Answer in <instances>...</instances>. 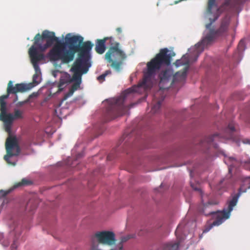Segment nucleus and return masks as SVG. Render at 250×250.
Listing matches in <instances>:
<instances>
[{
	"label": "nucleus",
	"instance_id": "f257e3e1",
	"mask_svg": "<svg viewBox=\"0 0 250 250\" xmlns=\"http://www.w3.org/2000/svg\"><path fill=\"white\" fill-rule=\"evenodd\" d=\"M175 55L173 51H169L167 48L160 49L155 57L147 63V70L144 74L143 82L137 86H134L125 90L123 96L109 101V105L106 108V114L110 120L125 114L127 110V107L124 105L125 97L129 94L138 92L141 87L150 88L152 86L151 79L154 77L156 72L162 66L169 65L172 57Z\"/></svg>",
	"mask_w": 250,
	"mask_h": 250
},
{
	"label": "nucleus",
	"instance_id": "a211bd4d",
	"mask_svg": "<svg viewBox=\"0 0 250 250\" xmlns=\"http://www.w3.org/2000/svg\"><path fill=\"white\" fill-rule=\"evenodd\" d=\"M7 95H2L0 97V120L6 117L8 114H6V103L5 100L7 99Z\"/></svg>",
	"mask_w": 250,
	"mask_h": 250
},
{
	"label": "nucleus",
	"instance_id": "7c9ffc66",
	"mask_svg": "<svg viewBox=\"0 0 250 250\" xmlns=\"http://www.w3.org/2000/svg\"><path fill=\"white\" fill-rule=\"evenodd\" d=\"M14 120L15 119L21 118L22 113L19 110H15L13 115Z\"/></svg>",
	"mask_w": 250,
	"mask_h": 250
},
{
	"label": "nucleus",
	"instance_id": "5701e85b",
	"mask_svg": "<svg viewBox=\"0 0 250 250\" xmlns=\"http://www.w3.org/2000/svg\"><path fill=\"white\" fill-rule=\"evenodd\" d=\"M163 101V98L160 100L157 101L156 102V103L154 104L151 109L152 112H153V113H155L158 111L159 109L161 107Z\"/></svg>",
	"mask_w": 250,
	"mask_h": 250
},
{
	"label": "nucleus",
	"instance_id": "e433bc0d",
	"mask_svg": "<svg viewBox=\"0 0 250 250\" xmlns=\"http://www.w3.org/2000/svg\"><path fill=\"white\" fill-rule=\"evenodd\" d=\"M11 247H12V248H14L15 247V242H14L13 244H12Z\"/></svg>",
	"mask_w": 250,
	"mask_h": 250
},
{
	"label": "nucleus",
	"instance_id": "0eeeda50",
	"mask_svg": "<svg viewBox=\"0 0 250 250\" xmlns=\"http://www.w3.org/2000/svg\"><path fill=\"white\" fill-rule=\"evenodd\" d=\"M55 41H58V38L55 36V33L48 30H44L41 35L37 34L34 37V42L31 46H34L36 50L45 51L51 46Z\"/></svg>",
	"mask_w": 250,
	"mask_h": 250
},
{
	"label": "nucleus",
	"instance_id": "cd10ccee",
	"mask_svg": "<svg viewBox=\"0 0 250 250\" xmlns=\"http://www.w3.org/2000/svg\"><path fill=\"white\" fill-rule=\"evenodd\" d=\"M215 4V0H208L207 5V11L210 13L212 8Z\"/></svg>",
	"mask_w": 250,
	"mask_h": 250
},
{
	"label": "nucleus",
	"instance_id": "412c9836",
	"mask_svg": "<svg viewBox=\"0 0 250 250\" xmlns=\"http://www.w3.org/2000/svg\"><path fill=\"white\" fill-rule=\"evenodd\" d=\"M41 81L40 80L39 75L37 73H36L33 76V81L32 83L26 84L27 87L32 86V88L40 83Z\"/></svg>",
	"mask_w": 250,
	"mask_h": 250
},
{
	"label": "nucleus",
	"instance_id": "c85d7f7f",
	"mask_svg": "<svg viewBox=\"0 0 250 250\" xmlns=\"http://www.w3.org/2000/svg\"><path fill=\"white\" fill-rule=\"evenodd\" d=\"M111 72L110 70H107L105 71V72L97 78V80L100 81V82H102L104 80L105 77L109 74H111Z\"/></svg>",
	"mask_w": 250,
	"mask_h": 250
},
{
	"label": "nucleus",
	"instance_id": "423d86ee",
	"mask_svg": "<svg viewBox=\"0 0 250 250\" xmlns=\"http://www.w3.org/2000/svg\"><path fill=\"white\" fill-rule=\"evenodd\" d=\"M108 50L105 54V60L110 63V66L117 71H120L124 61L126 58L125 53L120 48V43L114 41L110 37Z\"/></svg>",
	"mask_w": 250,
	"mask_h": 250
},
{
	"label": "nucleus",
	"instance_id": "aec40b11",
	"mask_svg": "<svg viewBox=\"0 0 250 250\" xmlns=\"http://www.w3.org/2000/svg\"><path fill=\"white\" fill-rule=\"evenodd\" d=\"M179 243L177 242H170L165 244L163 250H178Z\"/></svg>",
	"mask_w": 250,
	"mask_h": 250
},
{
	"label": "nucleus",
	"instance_id": "f3484780",
	"mask_svg": "<svg viewBox=\"0 0 250 250\" xmlns=\"http://www.w3.org/2000/svg\"><path fill=\"white\" fill-rule=\"evenodd\" d=\"M107 40H110V38H104L102 40L98 39L96 42L95 50L99 54H103L106 49L105 42Z\"/></svg>",
	"mask_w": 250,
	"mask_h": 250
},
{
	"label": "nucleus",
	"instance_id": "58836bf2",
	"mask_svg": "<svg viewBox=\"0 0 250 250\" xmlns=\"http://www.w3.org/2000/svg\"><path fill=\"white\" fill-rule=\"evenodd\" d=\"M81 157V156H80V154H79V155H78V157Z\"/></svg>",
	"mask_w": 250,
	"mask_h": 250
},
{
	"label": "nucleus",
	"instance_id": "4c0bfd02",
	"mask_svg": "<svg viewBox=\"0 0 250 250\" xmlns=\"http://www.w3.org/2000/svg\"><path fill=\"white\" fill-rule=\"evenodd\" d=\"M157 94L156 93V94H155V95H154V97H155V98H156V95H157Z\"/></svg>",
	"mask_w": 250,
	"mask_h": 250
},
{
	"label": "nucleus",
	"instance_id": "ddd939ff",
	"mask_svg": "<svg viewBox=\"0 0 250 250\" xmlns=\"http://www.w3.org/2000/svg\"><path fill=\"white\" fill-rule=\"evenodd\" d=\"M68 82H74V83L71 86L68 92L64 95L63 98V101L66 100L68 97L71 96L74 92L80 87L82 82V77L80 76L75 77V75H73L72 78L69 81H64L63 79L61 78L58 85L59 91H61L63 85Z\"/></svg>",
	"mask_w": 250,
	"mask_h": 250
},
{
	"label": "nucleus",
	"instance_id": "4be33fe9",
	"mask_svg": "<svg viewBox=\"0 0 250 250\" xmlns=\"http://www.w3.org/2000/svg\"><path fill=\"white\" fill-rule=\"evenodd\" d=\"M37 203L32 199H30L27 203L25 208L26 210L32 211L37 208Z\"/></svg>",
	"mask_w": 250,
	"mask_h": 250
},
{
	"label": "nucleus",
	"instance_id": "9d476101",
	"mask_svg": "<svg viewBox=\"0 0 250 250\" xmlns=\"http://www.w3.org/2000/svg\"><path fill=\"white\" fill-rule=\"evenodd\" d=\"M216 37H218L215 32V30L210 28L209 32L204 38L202 42L195 45V50L193 53L194 58L193 59L191 56L189 57L191 62H196L200 53L203 51L204 46L210 43Z\"/></svg>",
	"mask_w": 250,
	"mask_h": 250
},
{
	"label": "nucleus",
	"instance_id": "f03ea898",
	"mask_svg": "<svg viewBox=\"0 0 250 250\" xmlns=\"http://www.w3.org/2000/svg\"><path fill=\"white\" fill-rule=\"evenodd\" d=\"M83 38L80 36H71L67 34L65 38V42L59 41H55L57 43L48 53V57L50 61H61L63 63H68L72 61L76 53V46L78 44H81Z\"/></svg>",
	"mask_w": 250,
	"mask_h": 250
},
{
	"label": "nucleus",
	"instance_id": "72a5a7b5",
	"mask_svg": "<svg viewBox=\"0 0 250 250\" xmlns=\"http://www.w3.org/2000/svg\"><path fill=\"white\" fill-rule=\"evenodd\" d=\"M191 187L195 190L199 191L200 190L199 187H198L197 186H194L192 184H191Z\"/></svg>",
	"mask_w": 250,
	"mask_h": 250
},
{
	"label": "nucleus",
	"instance_id": "bb28decb",
	"mask_svg": "<svg viewBox=\"0 0 250 250\" xmlns=\"http://www.w3.org/2000/svg\"><path fill=\"white\" fill-rule=\"evenodd\" d=\"M227 130L230 132V135L227 138L228 139H233V137L232 136V133L235 131V127L233 124L230 123L228 125Z\"/></svg>",
	"mask_w": 250,
	"mask_h": 250
},
{
	"label": "nucleus",
	"instance_id": "2eb2a0df",
	"mask_svg": "<svg viewBox=\"0 0 250 250\" xmlns=\"http://www.w3.org/2000/svg\"><path fill=\"white\" fill-rule=\"evenodd\" d=\"M28 53L31 63H32L36 73H37L38 71L40 70L38 62L44 59V56L42 53H39L36 51L34 46H31L29 48Z\"/></svg>",
	"mask_w": 250,
	"mask_h": 250
},
{
	"label": "nucleus",
	"instance_id": "7ed1b4c3",
	"mask_svg": "<svg viewBox=\"0 0 250 250\" xmlns=\"http://www.w3.org/2000/svg\"><path fill=\"white\" fill-rule=\"evenodd\" d=\"M190 62H191V61L189 58L186 61H184L183 58H182V60H176L174 63L176 67L181 65H185V67L182 71H179L176 73H174L173 69L171 68H167L162 70L158 74L160 89H167L177 82H181L185 81Z\"/></svg>",
	"mask_w": 250,
	"mask_h": 250
},
{
	"label": "nucleus",
	"instance_id": "20e7f679",
	"mask_svg": "<svg viewBox=\"0 0 250 250\" xmlns=\"http://www.w3.org/2000/svg\"><path fill=\"white\" fill-rule=\"evenodd\" d=\"M93 44L90 41L78 44L76 46V53L78 52V58L74 62L71 71L73 72L75 77L86 73L91 66L90 62V51Z\"/></svg>",
	"mask_w": 250,
	"mask_h": 250
},
{
	"label": "nucleus",
	"instance_id": "f704fd0d",
	"mask_svg": "<svg viewBox=\"0 0 250 250\" xmlns=\"http://www.w3.org/2000/svg\"><path fill=\"white\" fill-rule=\"evenodd\" d=\"M38 96V94L37 93H33L32 94H31L30 96H29V98H31L32 97H37Z\"/></svg>",
	"mask_w": 250,
	"mask_h": 250
},
{
	"label": "nucleus",
	"instance_id": "c756f323",
	"mask_svg": "<svg viewBox=\"0 0 250 250\" xmlns=\"http://www.w3.org/2000/svg\"><path fill=\"white\" fill-rule=\"evenodd\" d=\"M245 42L242 40L238 43L237 49L239 52L243 51L245 49Z\"/></svg>",
	"mask_w": 250,
	"mask_h": 250
},
{
	"label": "nucleus",
	"instance_id": "1a4fd4ad",
	"mask_svg": "<svg viewBox=\"0 0 250 250\" xmlns=\"http://www.w3.org/2000/svg\"><path fill=\"white\" fill-rule=\"evenodd\" d=\"M217 204V203L216 202H211L209 201L207 204H203L202 206L198 208L199 211L203 213L204 215L208 216L209 215L214 214V216L216 217L215 220L204 229L203 231V233L208 232L213 227L221 225L224 221L216 212L210 210L206 211V210L209 208V206L210 205H216Z\"/></svg>",
	"mask_w": 250,
	"mask_h": 250
},
{
	"label": "nucleus",
	"instance_id": "39448f33",
	"mask_svg": "<svg viewBox=\"0 0 250 250\" xmlns=\"http://www.w3.org/2000/svg\"><path fill=\"white\" fill-rule=\"evenodd\" d=\"M0 121L4 122L5 130L9 134V136L7 138L5 141L6 154L4 155L3 158L8 164L15 166L16 163L11 162L10 158L13 156H18L21 152V148L17 137L11 135V126L14 121L13 115L11 113H9L6 116V117L2 118V120H0Z\"/></svg>",
	"mask_w": 250,
	"mask_h": 250
},
{
	"label": "nucleus",
	"instance_id": "dca6fc26",
	"mask_svg": "<svg viewBox=\"0 0 250 250\" xmlns=\"http://www.w3.org/2000/svg\"><path fill=\"white\" fill-rule=\"evenodd\" d=\"M216 138H220L218 134H214L213 135L205 138L204 140H201L199 145L202 147L208 148L212 146L215 148H217V146L213 143Z\"/></svg>",
	"mask_w": 250,
	"mask_h": 250
},
{
	"label": "nucleus",
	"instance_id": "4468645a",
	"mask_svg": "<svg viewBox=\"0 0 250 250\" xmlns=\"http://www.w3.org/2000/svg\"><path fill=\"white\" fill-rule=\"evenodd\" d=\"M26 84L23 83L16 84L15 86L13 85V82L10 81L7 84V98L9 97L10 94H16L18 92H24L32 89V86L27 87Z\"/></svg>",
	"mask_w": 250,
	"mask_h": 250
},
{
	"label": "nucleus",
	"instance_id": "6e6552de",
	"mask_svg": "<svg viewBox=\"0 0 250 250\" xmlns=\"http://www.w3.org/2000/svg\"><path fill=\"white\" fill-rule=\"evenodd\" d=\"M115 234L111 231H99L95 234L91 238L92 250H102L99 248V244L111 246L115 243Z\"/></svg>",
	"mask_w": 250,
	"mask_h": 250
},
{
	"label": "nucleus",
	"instance_id": "a878e982",
	"mask_svg": "<svg viewBox=\"0 0 250 250\" xmlns=\"http://www.w3.org/2000/svg\"><path fill=\"white\" fill-rule=\"evenodd\" d=\"M186 221L181 222L177 227L176 230H175V234L177 235L178 233H180L183 231V230L185 229L186 226Z\"/></svg>",
	"mask_w": 250,
	"mask_h": 250
},
{
	"label": "nucleus",
	"instance_id": "f8f14e48",
	"mask_svg": "<svg viewBox=\"0 0 250 250\" xmlns=\"http://www.w3.org/2000/svg\"><path fill=\"white\" fill-rule=\"evenodd\" d=\"M243 187H241L237 193L232 196V199L228 202V206L227 209H224L222 211L216 212L224 220L228 219L230 216V212L232 210L233 208L237 203L239 197L243 192L246 191V189L242 190Z\"/></svg>",
	"mask_w": 250,
	"mask_h": 250
},
{
	"label": "nucleus",
	"instance_id": "c9c22d12",
	"mask_svg": "<svg viewBox=\"0 0 250 250\" xmlns=\"http://www.w3.org/2000/svg\"><path fill=\"white\" fill-rule=\"evenodd\" d=\"M122 28L121 27H118L116 28V31L119 34L122 32Z\"/></svg>",
	"mask_w": 250,
	"mask_h": 250
},
{
	"label": "nucleus",
	"instance_id": "473e14b6",
	"mask_svg": "<svg viewBox=\"0 0 250 250\" xmlns=\"http://www.w3.org/2000/svg\"><path fill=\"white\" fill-rule=\"evenodd\" d=\"M218 17H216L213 20H211L210 19V23L209 24H207L206 25V27L207 28H209L210 27V26H211L212 23L214 22L217 19Z\"/></svg>",
	"mask_w": 250,
	"mask_h": 250
},
{
	"label": "nucleus",
	"instance_id": "9b49d317",
	"mask_svg": "<svg viewBox=\"0 0 250 250\" xmlns=\"http://www.w3.org/2000/svg\"><path fill=\"white\" fill-rule=\"evenodd\" d=\"M224 162L228 166L229 171L230 172L233 167L243 165L247 169L250 170V160L245 163H240L238 160L233 157L225 156ZM243 185L247 186V188H250V176L246 177L243 181Z\"/></svg>",
	"mask_w": 250,
	"mask_h": 250
},
{
	"label": "nucleus",
	"instance_id": "6ab92c4d",
	"mask_svg": "<svg viewBox=\"0 0 250 250\" xmlns=\"http://www.w3.org/2000/svg\"><path fill=\"white\" fill-rule=\"evenodd\" d=\"M229 24V23L227 20L225 19L222 21L219 28L217 30H215V32L217 37L226 35L228 30Z\"/></svg>",
	"mask_w": 250,
	"mask_h": 250
},
{
	"label": "nucleus",
	"instance_id": "393cba45",
	"mask_svg": "<svg viewBox=\"0 0 250 250\" xmlns=\"http://www.w3.org/2000/svg\"><path fill=\"white\" fill-rule=\"evenodd\" d=\"M31 184V182L26 179H22L21 182H19L18 183H16L14 185L15 188H18L24 185H28Z\"/></svg>",
	"mask_w": 250,
	"mask_h": 250
},
{
	"label": "nucleus",
	"instance_id": "2f4dec72",
	"mask_svg": "<svg viewBox=\"0 0 250 250\" xmlns=\"http://www.w3.org/2000/svg\"><path fill=\"white\" fill-rule=\"evenodd\" d=\"M9 192V191H4L3 190H0V196L4 197Z\"/></svg>",
	"mask_w": 250,
	"mask_h": 250
},
{
	"label": "nucleus",
	"instance_id": "b1692460",
	"mask_svg": "<svg viewBox=\"0 0 250 250\" xmlns=\"http://www.w3.org/2000/svg\"><path fill=\"white\" fill-rule=\"evenodd\" d=\"M130 238H131V237L129 235H127V236H125L122 237H121V242L119 244V246H118V249L117 248L112 249L110 250H123V243H124V242H126Z\"/></svg>",
	"mask_w": 250,
	"mask_h": 250
}]
</instances>
